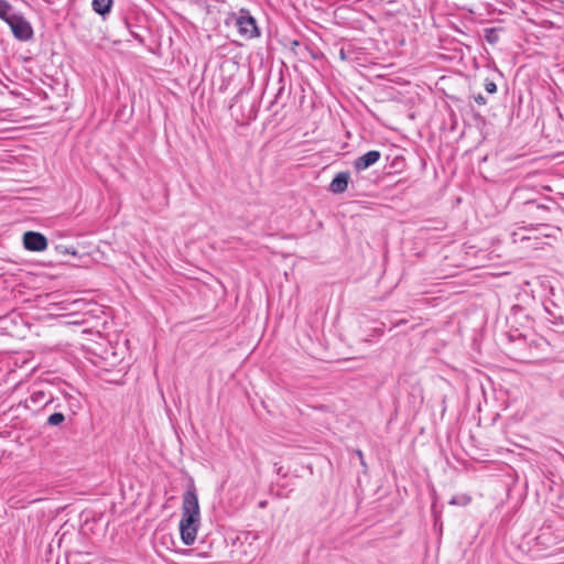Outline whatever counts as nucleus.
Wrapping results in <instances>:
<instances>
[{
    "label": "nucleus",
    "instance_id": "nucleus-1",
    "mask_svg": "<svg viewBox=\"0 0 564 564\" xmlns=\"http://www.w3.org/2000/svg\"><path fill=\"white\" fill-rule=\"evenodd\" d=\"M200 521V509L194 484H191L183 496L182 518L180 521L181 539L185 545H192L197 535Z\"/></svg>",
    "mask_w": 564,
    "mask_h": 564
},
{
    "label": "nucleus",
    "instance_id": "nucleus-2",
    "mask_svg": "<svg viewBox=\"0 0 564 564\" xmlns=\"http://www.w3.org/2000/svg\"><path fill=\"white\" fill-rule=\"evenodd\" d=\"M8 24L13 35L20 41H29L33 36V29L31 24L21 15L13 14L8 20Z\"/></svg>",
    "mask_w": 564,
    "mask_h": 564
},
{
    "label": "nucleus",
    "instance_id": "nucleus-3",
    "mask_svg": "<svg viewBox=\"0 0 564 564\" xmlns=\"http://www.w3.org/2000/svg\"><path fill=\"white\" fill-rule=\"evenodd\" d=\"M236 25L240 35L245 39H253L259 35L256 20L248 14L241 13L236 19Z\"/></svg>",
    "mask_w": 564,
    "mask_h": 564
},
{
    "label": "nucleus",
    "instance_id": "nucleus-4",
    "mask_svg": "<svg viewBox=\"0 0 564 564\" xmlns=\"http://www.w3.org/2000/svg\"><path fill=\"white\" fill-rule=\"evenodd\" d=\"M24 248L30 251H44L47 248V239L36 231H26L23 235Z\"/></svg>",
    "mask_w": 564,
    "mask_h": 564
},
{
    "label": "nucleus",
    "instance_id": "nucleus-5",
    "mask_svg": "<svg viewBox=\"0 0 564 564\" xmlns=\"http://www.w3.org/2000/svg\"><path fill=\"white\" fill-rule=\"evenodd\" d=\"M380 158L381 153L379 151H369L354 161V167L358 172L364 171L376 164L380 160Z\"/></svg>",
    "mask_w": 564,
    "mask_h": 564
},
{
    "label": "nucleus",
    "instance_id": "nucleus-6",
    "mask_svg": "<svg viewBox=\"0 0 564 564\" xmlns=\"http://www.w3.org/2000/svg\"><path fill=\"white\" fill-rule=\"evenodd\" d=\"M349 174L346 172L338 173L329 184L330 192L338 194L346 191L348 186Z\"/></svg>",
    "mask_w": 564,
    "mask_h": 564
},
{
    "label": "nucleus",
    "instance_id": "nucleus-7",
    "mask_svg": "<svg viewBox=\"0 0 564 564\" xmlns=\"http://www.w3.org/2000/svg\"><path fill=\"white\" fill-rule=\"evenodd\" d=\"M112 0H93V9L98 14L105 15L111 9Z\"/></svg>",
    "mask_w": 564,
    "mask_h": 564
},
{
    "label": "nucleus",
    "instance_id": "nucleus-8",
    "mask_svg": "<svg viewBox=\"0 0 564 564\" xmlns=\"http://www.w3.org/2000/svg\"><path fill=\"white\" fill-rule=\"evenodd\" d=\"M11 6L6 0H0V18L8 23V20L12 18L13 14H10Z\"/></svg>",
    "mask_w": 564,
    "mask_h": 564
},
{
    "label": "nucleus",
    "instance_id": "nucleus-9",
    "mask_svg": "<svg viewBox=\"0 0 564 564\" xmlns=\"http://www.w3.org/2000/svg\"><path fill=\"white\" fill-rule=\"evenodd\" d=\"M30 400L34 403V404H41L43 402H45V394L43 391H34L31 397H30Z\"/></svg>",
    "mask_w": 564,
    "mask_h": 564
},
{
    "label": "nucleus",
    "instance_id": "nucleus-10",
    "mask_svg": "<svg viewBox=\"0 0 564 564\" xmlns=\"http://www.w3.org/2000/svg\"><path fill=\"white\" fill-rule=\"evenodd\" d=\"M64 421V415L62 413H53L52 415L48 416V424L50 425H58L61 424L62 422Z\"/></svg>",
    "mask_w": 564,
    "mask_h": 564
},
{
    "label": "nucleus",
    "instance_id": "nucleus-11",
    "mask_svg": "<svg viewBox=\"0 0 564 564\" xmlns=\"http://www.w3.org/2000/svg\"><path fill=\"white\" fill-rule=\"evenodd\" d=\"M470 501V498L467 497V496H460V497H454L452 498L451 500V503L452 505H462V506H465L467 503H469Z\"/></svg>",
    "mask_w": 564,
    "mask_h": 564
},
{
    "label": "nucleus",
    "instance_id": "nucleus-12",
    "mask_svg": "<svg viewBox=\"0 0 564 564\" xmlns=\"http://www.w3.org/2000/svg\"><path fill=\"white\" fill-rule=\"evenodd\" d=\"M485 88H486V90H487L489 94H494V93H496V90H497V86H496V84H495V83H492V82H488V83L486 84Z\"/></svg>",
    "mask_w": 564,
    "mask_h": 564
},
{
    "label": "nucleus",
    "instance_id": "nucleus-13",
    "mask_svg": "<svg viewBox=\"0 0 564 564\" xmlns=\"http://www.w3.org/2000/svg\"><path fill=\"white\" fill-rule=\"evenodd\" d=\"M65 252L70 253V251L67 249H65ZM72 254H76V251H72Z\"/></svg>",
    "mask_w": 564,
    "mask_h": 564
}]
</instances>
